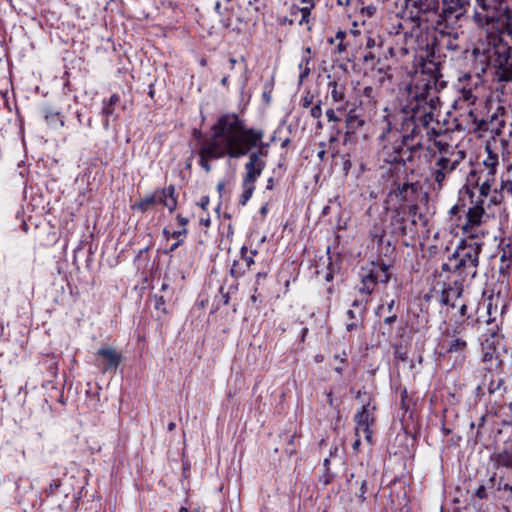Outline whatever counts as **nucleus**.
<instances>
[{"label": "nucleus", "instance_id": "nucleus-1", "mask_svg": "<svg viewBox=\"0 0 512 512\" xmlns=\"http://www.w3.org/2000/svg\"><path fill=\"white\" fill-rule=\"evenodd\" d=\"M211 137L198 152L199 164L208 173L210 161L224 157L238 159L248 155L243 180L256 182L266 167L270 144L263 141L264 131L247 127L236 113H224L211 127Z\"/></svg>", "mask_w": 512, "mask_h": 512}, {"label": "nucleus", "instance_id": "nucleus-2", "mask_svg": "<svg viewBox=\"0 0 512 512\" xmlns=\"http://www.w3.org/2000/svg\"><path fill=\"white\" fill-rule=\"evenodd\" d=\"M439 104L436 76L423 70L416 72L407 87L406 104L403 108L406 114H410L405 122L406 128L417 126L425 131L426 137L441 136L447 129L435 119Z\"/></svg>", "mask_w": 512, "mask_h": 512}, {"label": "nucleus", "instance_id": "nucleus-3", "mask_svg": "<svg viewBox=\"0 0 512 512\" xmlns=\"http://www.w3.org/2000/svg\"><path fill=\"white\" fill-rule=\"evenodd\" d=\"M397 17L401 20L393 24L389 30L407 46L403 48L405 53L414 49L418 44V33L423 22H429L431 17L437 14V0H396Z\"/></svg>", "mask_w": 512, "mask_h": 512}, {"label": "nucleus", "instance_id": "nucleus-4", "mask_svg": "<svg viewBox=\"0 0 512 512\" xmlns=\"http://www.w3.org/2000/svg\"><path fill=\"white\" fill-rule=\"evenodd\" d=\"M405 133L392 130L390 124L380 138L384 141L381 155L388 163H405L411 161L415 152L426 145L425 131L417 126H410Z\"/></svg>", "mask_w": 512, "mask_h": 512}, {"label": "nucleus", "instance_id": "nucleus-5", "mask_svg": "<svg viewBox=\"0 0 512 512\" xmlns=\"http://www.w3.org/2000/svg\"><path fill=\"white\" fill-rule=\"evenodd\" d=\"M483 242L460 239L455 250L441 266L442 272L452 273L460 280L476 277Z\"/></svg>", "mask_w": 512, "mask_h": 512}, {"label": "nucleus", "instance_id": "nucleus-6", "mask_svg": "<svg viewBox=\"0 0 512 512\" xmlns=\"http://www.w3.org/2000/svg\"><path fill=\"white\" fill-rule=\"evenodd\" d=\"M426 149L433 153L438 152L439 156L431 167L430 175L435 181L437 189L441 190L446 177L451 174L464 158V152L457 151V148L445 140V133L441 136L426 137Z\"/></svg>", "mask_w": 512, "mask_h": 512}, {"label": "nucleus", "instance_id": "nucleus-7", "mask_svg": "<svg viewBox=\"0 0 512 512\" xmlns=\"http://www.w3.org/2000/svg\"><path fill=\"white\" fill-rule=\"evenodd\" d=\"M472 18L477 27L494 33L508 25L510 16L503 0H476Z\"/></svg>", "mask_w": 512, "mask_h": 512}, {"label": "nucleus", "instance_id": "nucleus-8", "mask_svg": "<svg viewBox=\"0 0 512 512\" xmlns=\"http://www.w3.org/2000/svg\"><path fill=\"white\" fill-rule=\"evenodd\" d=\"M475 177L476 171L472 170L467 177V181L470 184L465 185L459 190V201L461 206L470 205L466 212V223L481 225L487 212L484 207L485 200L476 198V187L472 185Z\"/></svg>", "mask_w": 512, "mask_h": 512}, {"label": "nucleus", "instance_id": "nucleus-9", "mask_svg": "<svg viewBox=\"0 0 512 512\" xmlns=\"http://www.w3.org/2000/svg\"><path fill=\"white\" fill-rule=\"evenodd\" d=\"M422 223L426 226V219L418 212L417 205H410L408 211L403 207L392 210L390 225L392 233L397 236H413L416 234L415 226Z\"/></svg>", "mask_w": 512, "mask_h": 512}, {"label": "nucleus", "instance_id": "nucleus-10", "mask_svg": "<svg viewBox=\"0 0 512 512\" xmlns=\"http://www.w3.org/2000/svg\"><path fill=\"white\" fill-rule=\"evenodd\" d=\"M390 266L383 262H370L360 271L361 286L359 291L370 295L377 284H385L390 280Z\"/></svg>", "mask_w": 512, "mask_h": 512}, {"label": "nucleus", "instance_id": "nucleus-11", "mask_svg": "<svg viewBox=\"0 0 512 512\" xmlns=\"http://www.w3.org/2000/svg\"><path fill=\"white\" fill-rule=\"evenodd\" d=\"M506 112L501 102H490L487 118L477 122V130L488 133L493 139L500 136L506 127Z\"/></svg>", "mask_w": 512, "mask_h": 512}, {"label": "nucleus", "instance_id": "nucleus-12", "mask_svg": "<svg viewBox=\"0 0 512 512\" xmlns=\"http://www.w3.org/2000/svg\"><path fill=\"white\" fill-rule=\"evenodd\" d=\"M365 398L362 399V405L354 416L355 435L363 434L365 440L371 444L373 439L372 426L375 423L376 404L370 395L364 393Z\"/></svg>", "mask_w": 512, "mask_h": 512}, {"label": "nucleus", "instance_id": "nucleus-13", "mask_svg": "<svg viewBox=\"0 0 512 512\" xmlns=\"http://www.w3.org/2000/svg\"><path fill=\"white\" fill-rule=\"evenodd\" d=\"M466 4L468 0H443L442 11L435 15L436 23L443 32L449 33V30L458 25L459 20L465 15Z\"/></svg>", "mask_w": 512, "mask_h": 512}, {"label": "nucleus", "instance_id": "nucleus-14", "mask_svg": "<svg viewBox=\"0 0 512 512\" xmlns=\"http://www.w3.org/2000/svg\"><path fill=\"white\" fill-rule=\"evenodd\" d=\"M158 203L164 205L170 212L176 210L177 199L175 196V187L173 185L163 189H158L154 193L146 195L139 202L135 203L132 206V209L140 212H146Z\"/></svg>", "mask_w": 512, "mask_h": 512}, {"label": "nucleus", "instance_id": "nucleus-15", "mask_svg": "<svg viewBox=\"0 0 512 512\" xmlns=\"http://www.w3.org/2000/svg\"><path fill=\"white\" fill-rule=\"evenodd\" d=\"M485 152L487 155L482 162L484 168L479 171V176L475 180V185L478 184V181H482V191L484 192L489 190V183H495L497 168L499 166L498 153L493 151L491 145H485Z\"/></svg>", "mask_w": 512, "mask_h": 512}, {"label": "nucleus", "instance_id": "nucleus-16", "mask_svg": "<svg viewBox=\"0 0 512 512\" xmlns=\"http://www.w3.org/2000/svg\"><path fill=\"white\" fill-rule=\"evenodd\" d=\"M95 356V365L103 373L110 369H116L122 360L121 354L112 347L100 348Z\"/></svg>", "mask_w": 512, "mask_h": 512}, {"label": "nucleus", "instance_id": "nucleus-17", "mask_svg": "<svg viewBox=\"0 0 512 512\" xmlns=\"http://www.w3.org/2000/svg\"><path fill=\"white\" fill-rule=\"evenodd\" d=\"M327 98L331 99V104L337 105L338 112H344L347 108L345 83L329 77Z\"/></svg>", "mask_w": 512, "mask_h": 512}, {"label": "nucleus", "instance_id": "nucleus-18", "mask_svg": "<svg viewBox=\"0 0 512 512\" xmlns=\"http://www.w3.org/2000/svg\"><path fill=\"white\" fill-rule=\"evenodd\" d=\"M304 6L299 7L293 5L290 9L291 14V23H296L299 26H306L308 30L311 29L310 21H311V10L313 9L315 3H303Z\"/></svg>", "mask_w": 512, "mask_h": 512}, {"label": "nucleus", "instance_id": "nucleus-19", "mask_svg": "<svg viewBox=\"0 0 512 512\" xmlns=\"http://www.w3.org/2000/svg\"><path fill=\"white\" fill-rule=\"evenodd\" d=\"M495 183H489V190L482 191V183L478 187V195H476L477 199H484L485 204L484 207L487 209H491L494 206H499L504 200V194L502 191H499L497 187L492 189V186Z\"/></svg>", "mask_w": 512, "mask_h": 512}, {"label": "nucleus", "instance_id": "nucleus-20", "mask_svg": "<svg viewBox=\"0 0 512 512\" xmlns=\"http://www.w3.org/2000/svg\"><path fill=\"white\" fill-rule=\"evenodd\" d=\"M462 280L456 279L453 286L445 288L442 292L441 301L445 305H450L455 308L458 306V302L463 293Z\"/></svg>", "mask_w": 512, "mask_h": 512}, {"label": "nucleus", "instance_id": "nucleus-21", "mask_svg": "<svg viewBox=\"0 0 512 512\" xmlns=\"http://www.w3.org/2000/svg\"><path fill=\"white\" fill-rule=\"evenodd\" d=\"M365 47L369 52L364 56L365 60H372L376 57V53L380 51L383 45L382 37L375 31H369L365 34Z\"/></svg>", "mask_w": 512, "mask_h": 512}, {"label": "nucleus", "instance_id": "nucleus-22", "mask_svg": "<svg viewBox=\"0 0 512 512\" xmlns=\"http://www.w3.org/2000/svg\"><path fill=\"white\" fill-rule=\"evenodd\" d=\"M493 465L496 469L502 470L507 477L512 476V452L501 451L493 455Z\"/></svg>", "mask_w": 512, "mask_h": 512}, {"label": "nucleus", "instance_id": "nucleus-23", "mask_svg": "<svg viewBox=\"0 0 512 512\" xmlns=\"http://www.w3.org/2000/svg\"><path fill=\"white\" fill-rule=\"evenodd\" d=\"M446 343L447 353H457L462 358L464 357V354L467 349V342L462 336L456 335L454 333L451 339L446 340Z\"/></svg>", "mask_w": 512, "mask_h": 512}, {"label": "nucleus", "instance_id": "nucleus-24", "mask_svg": "<svg viewBox=\"0 0 512 512\" xmlns=\"http://www.w3.org/2000/svg\"><path fill=\"white\" fill-rule=\"evenodd\" d=\"M481 225H472L471 223H464L462 225V232L464 237L462 239H468L470 241L482 242V238L485 233L480 228Z\"/></svg>", "mask_w": 512, "mask_h": 512}, {"label": "nucleus", "instance_id": "nucleus-25", "mask_svg": "<svg viewBox=\"0 0 512 512\" xmlns=\"http://www.w3.org/2000/svg\"><path fill=\"white\" fill-rule=\"evenodd\" d=\"M311 49L307 47L302 55L301 62L299 63V79L300 83L304 81L305 78H307L311 72L310 63H311V57H310Z\"/></svg>", "mask_w": 512, "mask_h": 512}, {"label": "nucleus", "instance_id": "nucleus-26", "mask_svg": "<svg viewBox=\"0 0 512 512\" xmlns=\"http://www.w3.org/2000/svg\"><path fill=\"white\" fill-rule=\"evenodd\" d=\"M242 187L244 190L240 196L239 203L244 206L247 204V202L253 195V192L255 190V183L243 180Z\"/></svg>", "mask_w": 512, "mask_h": 512}, {"label": "nucleus", "instance_id": "nucleus-27", "mask_svg": "<svg viewBox=\"0 0 512 512\" xmlns=\"http://www.w3.org/2000/svg\"><path fill=\"white\" fill-rule=\"evenodd\" d=\"M48 125L56 128L64 125L63 119L60 117L59 112L47 111L45 114Z\"/></svg>", "mask_w": 512, "mask_h": 512}, {"label": "nucleus", "instance_id": "nucleus-28", "mask_svg": "<svg viewBox=\"0 0 512 512\" xmlns=\"http://www.w3.org/2000/svg\"><path fill=\"white\" fill-rule=\"evenodd\" d=\"M477 96L471 89H463L461 91L460 101L465 102L468 106L475 104Z\"/></svg>", "mask_w": 512, "mask_h": 512}, {"label": "nucleus", "instance_id": "nucleus-29", "mask_svg": "<svg viewBox=\"0 0 512 512\" xmlns=\"http://www.w3.org/2000/svg\"><path fill=\"white\" fill-rule=\"evenodd\" d=\"M247 253V247L243 246L241 248V255L243 257L246 267L249 269L255 263L254 256L256 255L257 251L251 250L249 255Z\"/></svg>", "mask_w": 512, "mask_h": 512}, {"label": "nucleus", "instance_id": "nucleus-30", "mask_svg": "<svg viewBox=\"0 0 512 512\" xmlns=\"http://www.w3.org/2000/svg\"><path fill=\"white\" fill-rule=\"evenodd\" d=\"M353 306H354L355 308H357V310H358V311H357V312H355L354 310L349 309V310L347 311V316H348L349 318H351V319H354V320L360 319V318H361V314H362V312H363V305H362L360 302H358V301H354V302H353Z\"/></svg>", "mask_w": 512, "mask_h": 512}, {"label": "nucleus", "instance_id": "nucleus-31", "mask_svg": "<svg viewBox=\"0 0 512 512\" xmlns=\"http://www.w3.org/2000/svg\"><path fill=\"white\" fill-rule=\"evenodd\" d=\"M511 477L512 476L507 477L506 475L502 474L500 476L498 485H499V490L508 491L511 493V496H512V484L509 482Z\"/></svg>", "mask_w": 512, "mask_h": 512}, {"label": "nucleus", "instance_id": "nucleus-32", "mask_svg": "<svg viewBox=\"0 0 512 512\" xmlns=\"http://www.w3.org/2000/svg\"><path fill=\"white\" fill-rule=\"evenodd\" d=\"M367 479H361L360 481V487H359V494L358 498L361 502H364L366 500V493H367Z\"/></svg>", "mask_w": 512, "mask_h": 512}, {"label": "nucleus", "instance_id": "nucleus-33", "mask_svg": "<svg viewBox=\"0 0 512 512\" xmlns=\"http://www.w3.org/2000/svg\"><path fill=\"white\" fill-rule=\"evenodd\" d=\"M499 191H502L503 194L512 195V181L511 180H502Z\"/></svg>", "mask_w": 512, "mask_h": 512}, {"label": "nucleus", "instance_id": "nucleus-34", "mask_svg": "<svg viewBox=\"0 0 512 512\" xmlns=\"http://www.w3.org/2000/svg\"><path fill=\"white\" fill-rule=\"evenodd\" d=\"M322 107H321V101H318L310 110V115L314 119H319L322 116Z\"/></svg>", "mask_w": 512, "mask_h": 512}, {"label": "nucleus", "instance_id": "nucleus-35", "mask_svg": "<svg viewBox=\"0 0 512 512\" xmlns=\"http://www.w3.org/2000/svg\"><path fill=\"white\" fill-rule=\"evenodd\" d=\"M337 108H329L326 110V117L329 122H340V117L337 115Z\"/></svg>", "mask_w": 512, "mask_h": 512}, {"label": "nucleus", "instance_id": "nucleus-36", "mask_svg": "<svg viewBox=\"0 0 512 512\" xmlns=\"http://www.w3.org/2000/svg\"><path fill=\"white\" fill-rule=\"evenodd\" d=\"M466 116L469 119V122L473 125V129L475 131H478L477 130V122H479L480 120L477 119V116L472 108L469 107Z\"/></svg>", "mask_w": 512, "mask_h": 512}, {"label": "nucleus", "instance_id": "nucleus-37", "mask_svg": "<svg viewBox=\"0 0 512 512\" xmlns=\"http://www.w3.org/2000/svg\"><path fill=\"white\" fill-rule=\"evenodd\" d=\"M155 309L166 312L163 296H155Z\"/></svg>", "mask_w": 512, "mask_h": 512}, {"label": "nucleus", "instance_id": "nucleus-38", "mask_svg": "<svg viewBox=\"0 0 512 512\" xmlns=\"http://www.w3.org/2000/svg\"><path fill=\"white\" fill-rule=\"evenodd\" d=\"M501 269L509 268L512 265V255H506L505 253L501 256Z\"/></svg>", "mask_w": 512, "mask_h": 512}, {"label": "nucleus", "instance_id": "nucleus-39", "mask_svg": "<svg viewBox=\"0 0 512 512\" xmlns=\"http://www.w3.org/2000/svg\"><path fill=\"white\" fill-rule=\"evenodd\" d=\"M411 188H412V186L409 183H403L401 186H398V188L396 189V195L402 196L404 193H406Z\"/></svg>", "mask_w": 512, "mask_h": 512}, {"label": "nucleus", "instance_id": "nucleus-40", "mask_svg": "<svg viewBox=\"0 0 512 512\" xmlns=\"http://www.w3.org/2000/svg\"><path fill=\"white\" fill-rule=\"evenodd\" d=\"M484 336L486 337H491V338H497L499 336V328L497 325H494L491 329H488L487 332L484 334Z\"/></svg>", "mask_w": 512, "mask_h": 512}, {"label": "nucleus", "instance_id": "nucleus-41", "mask_svg": "<svg viewBox=\"0 0 512 512\" xmlns=\"http://www.w3.org/2000/svg\"><path fill=\"white\" fill-rule=\"evenodd\" d=\"M187 234V229L183 228L178 231H174L171 233V237L176 238L177 240L182 239V237H185Z\"/></svg>", "mask_w": 512, "mask_h": 512}, {"label": "nucleus", "instance_id": "nucleus-42", "mask_svg": "<svg viewBox=\"0 0 512 512\" xmlns=\"http://www.w3.org/2000/svg\"><path fill=\"white\" fill-rule=\"evenodd\" d=\"M267 273L265 272H259L256 274V285L254 287L255 292L258 290V286L260 285V282L264 279H266Z\"/></svg>", "mask_w": 512, "mask_h": 512}, {"label": "nucleus", "instance_id": "nucleus-43", "mask_svg": "<svg viewBox=\"0 0 512 512\" xmlns=\"http://www.w3.org/2000/svg\"><path fill=\"white\" fill-rule=\"evenodd\" d=\"M501 385H502V379H499L496 384H494V382H492L490 384V386L488 387V390L490 393H494L501 387Z\"/></svg>", "mask_w": 512, "mask_h": 512}, {"label": "nucleus", "instance_id": "nucleus-44", "mask_svg": "<svg viewBox=\"0 0 512 512\" xmlns=\"http://www.w3.org/2000/svg\"><path fill=\"white\" fill-rule=\"evenodd\" d=\"M236 266H237V262L235 261V262H234V264H233V267H232V268H231V270H230V274H231L233 277L238 278V277H240L241 275H243L244 271H239V270H237Z\"/></svg>", "mask_w": 512, "mask_h": 512}, {"label": "nucleus", "instance_id": "nucleus-45", "mask_svg": "<svg viewBox=\"0 0 512 512\" xmlns=\"http://www.w3.org/2000/svg\"><path fill=\"white\" fill-rule=\"evenodd\" d=\"M476 495L480 499L486 498L487 497V492H486L485 487L484 486H480L479 488H477Z\"/></svg>", "mask_w": 512, "mask_h": 512}, {"label": "nucleus", "instance_id": "nucleus-46", "mask_svg": "<svg viewBox=\"0 0 512 512\" xmlns=\"http://www.w3.org/2000/svg\"><path fill=\"white\" fill-rule=\"evenodd\" d=\"M177 221L183 228H185V226L189 223V219L181 214L177 215Z\"/></svg>", "mask_w": 512, "mask_h": 512}, {"label": "nucleus", "instance_id": "nucleus-47", "mask_svg": "<svg viewBox=\"0 0 512 512\" xmlns=\"http://www.w3.org/2000/svg\"><path fill=\"white\" fill-rule=\"evenodd\" d=\"M360 0H336L337 4L340 6H349L354 3H358Z\"/></svg>", "mask_w": 512, "mask_h": 512}, {"label": "nucleus", "instance_id": "nucleus-48", "mask_svg": "<svg viewBox=\"0 0 512 512\" xmlns=\"http://www.w3.org/2000/svg\"><path fill=\"white\" fill-rule=\"evenodd\" d=\"M119 100H120L119 96L117 94H113L110 96L107 105H109V106L116 105L119 102Z\"/></svg>", "mask_w": 512, "mask_h": 512}, {"label": "nucleus", "instance_id": "nucleus-49", "mask_svg": "<svg viewBox=\"0 0 512 512\" xmlns=\"http://www.w3.org/2000/svg\"><path fill=\"white\" fill-rule=\"evenodd\" d=\"M459 211H460V205L455 204L450 208L448 213L450 216H455L459 213Z\"/></svg>", "mask_w": 512, "mask_h": 512}, {"label": "nucleus", "instance_id": "nucleus-50", "mask_svg": "<svg viewBox=\"0 0 512 512\" xmlns=\"http://www.w3.org/2000/svg\"><path fill=\"white\" fill-rule=\"evenodd\" d=\"M358 325H359V319H357V320H355V321H353L351 323H348L346 325V329L348 331H352V330L356 329L358 327Z\"/></svg>", "mask_w": 512, "mask_h": 512}, {"label": "nucleus", "instance_id": "nucleus-51", "mask_svg": "<svg viewBox=\"0 0 512 512\" xmlns=\"http://www.w3.org/2000/svg\"><path fill=\"white\" fill-rule=\"evenodd\" d=\"M360 444H361V440H360V434H359L358 436H356V439L352 444L353 450L357 452L359 450Z\"/></svg>", "mask_w": 512, "mask_h": 512}, {"label": "nucleus", "instance_id": "nucleus-52", "mask_svg": "<svg viewBox=\"0 0 512 512\" xmlns=\"http://www.w3.org/2000/svg\"><path fill=\"white\" fill-rule=\"evenodd\" d=\"M112 113H113V110L109 107V105L104 103V108L102 110V114L104 116H110V115H112Z\"/></svg>", "mask_w": 512, "mask_h": 512}, {"label": "nucleus", "instance_id": "nucleus-53", "mask_svg": "<svg viewBox=\"0 0 512 512\" xmlns=\"http://www.w3.org/2000/svg\"><path fill=\"white\" fill-rule=\"evenodd\" d=\"M334 358H335L336 360H339L340 362L344 363V362H346V360H347V355H346V353H345V352H342L341 354H336V355L334 356Z\"/></svg>", "mask_w": 512, "mask_h": 512}, {"label": "nucleus", "instance_id": "nucleus-54", "mask_svg": "<svg viewBox=\"0 0 512 512\" xmlns=\"http://www.w3.org/2000/svg\"><path fill=\"white\" fill-rule=\"evenodd\" d=\"M363 94L366 96V97H372L373 95V88L370 87V86H367L364 88L363 90Z\"/></svg>", "mask_w": 512, "mask_h": 512}, {"label": "nucleus", "instance_id": "nucleus-55", "mask_svg": "<svg viewBox=\"0 0 512 512\" xmlns=\"http://www.w3.org/2000/svg\"><path fill=\"white\" fill-rule=\"evenodd\" d=\"M396 318V315H390L384 318V322L390 325L396 320Z\"/></svg>", "mask_w": 512, "mask_h": 512}, {"label": "nucleus", "instance_id": "nucleus-56", "mask_svg": "<svg viewBox=\"0 0 512 512\" xmlns=\"http://www.w3.org/2000/svg\"><path fill=\"white\" fill-rule=\"evenodd\" d=\"M302 101L303 107H308L312 103V96H305Z\"/></svg>", "mask_w": 512, "mask_h": 512}, {"label": "nucleus", "instance_id": "nucleus-57", "mask_svg": "<svg viewBox=\"0 0 512 512\" xmlns=\"http://www.w3.org/2000/svg\"><path fill=\"white\" fill-rule=\"evenodd\" d=\"M183 242V239H179L170 246V251H175Z\"/></svg>", "mask_w": 512, "mask_h": 512}, {"label": "nucleus", "instance_id": "nucleus-58", "mask_svg": "<svg viewBox=\"0 0 512 512\" xmlns=\"http://www.w3.org/2000/svg\"><path fill=\"white\" fill-rule=\"evenodd\" d=\"M208 204H209V198L208 197H202L201 198V203H200L201 207L203 209H205Z\"/></svg>", "mask_w": 512, "mask_h": 512}, {"label": "nucleus", "instance_id": "nucleus-59", "mask_svg": "<svg viewBox=\"0 0 512 512\" xmlns=\"http://www.w3.org/2000/svg\"><path fill=\"white\" fill-rule=\"evenodd\" d=\"M457 307H459V310H460L461 315H464V314H465V312H466V305H465V304H460V303L458 302V306H457Z\"/></svg>", "mask_w": 512, "mask_h": 512}, {"label": "nucleus", "instance_id": "nucleus-60", "mask_svg": "<svg viewBox=\"0 0 512 512\" xmlns=\"http://www.w3.org/2000/svg\"><path fill=\"white\" fill-rule=\"evenodd\" d=\"M394 305H395V301H394V300H391L390 302H388V304H387V310H388L389 312H391V311H392V309H393V307H394Z\"/></svg>", "mask_w": 512, "mask_h": 512}, {"label": "nucleus", "instance_id": "nucleus-61", "mask_svg": "<svg viewBox=\"0 0 512 512\" xmlns=\"http://www.w3.org/2000/svg\"><path fill=\"white\" fill-rule=\"evenodd\" d=\"M325 154H326L325 150H320V151H318V154H317V155H318V158H319L320 160H323V159H324V157H325Z\"/></svg>", "mask_w": 512, "mask_h": 512}, {"label": "nucleus", "instance_id": "nucleus-62", "mask_svg": "<svg viewBox=\"0 0 512 512\" xmlns=\"http://www.w3.org/2000/svg\"><path fill=\"white\" fill-rule=\"evenodd\" d=\"M167 428L169 431H173L176 428V424L174 422H170Z\"/></svg>", "mask_w": 512, "mask_h": 512}, {"label": "nucleus", "instance_id": "nucleus-63", "mask_svg": "<svg viewBox=\"0 0 512 512\" xmlns=\"http://www.w3.org/2000/svg\"><path fill=\"white\" fill-rule=\"evenodd\" d=\"M383 310H384V306H383V305L379 306V307L377 308L376 314H377L378 316H381V315H382V311H383Z\"/></svg>", "mask_w": 512, "mask_h": 512}, {"label": "nucleus", "instance_id": "nucleus-64", "mask_svg": "<svg viewBox=\"0 0 512 512\" xmlns=\"http://www.w3.org/2000/svg\"><path fill=\"white\" fill-rule=\"evenodd\" d=\"M327 398H328L327 400H328L329 405H330V406H332V405H333V398H332V394H331V393H328V394H327Z\"/></svg>", "mask_w": 512, "mask_h": 512}]
</instances>
